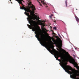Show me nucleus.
I'll use <instances>...</instances> for the list:
<instances>
[{
	"mask_svg": "<svg viewBox=\"0 0 79 79\" xmlns=\"http://www.w3.org/2000/svg\"><path fill=\"white\" fill-rule=\"evenodd\" d=\"M28 7L26 8L24 6H23L21 7V6H20V8L21 10H25V12L24 14L26 15L27 16H28V18H27V19L29 23L31 26L33 25V26L34 27L31 28V26L28 24H27V26L30 29H32V31H35V34H36L35 35V37L38 40H39L40 39V35H41V42H40V44L41 45H42L43 47H45V45L47 44L46 39H45V38L44 37V34L37 31V27H36L35 26L34 24L35 22L34 21L32 20V18L31 16L29 15V13H28V12H29L30 14L35 13L34 11H35V6L32 4V2H31V0H28ZM26 12H27L28 13Z\"/></svg>",
	"mask_w": 79,
	"mask_h": 79,
	"instance_id": "nucleus-1",
	"label": "nucleus"
},
{
	"mask_svg": "<svg viewBox=\"0 0 79 79\" xmlns=\"http://www.w3.org/2000/svg\"><path fill=\"white\" fill-rule=\"evenodd\" d=\"M59 64L61 66L62 68L68 73H72V72L74 71L71 67L69 65H66L68 63L64 62H62L61 64L60 63Z\"/></svg>",
	"mask_w": 79,
	"mask_h": 79,
	"instance_id": "nucleus-2",
	"label": "nucleus"
},
{
	"mask_svg": "<svg viewBox=\"0 0 79 79\" xmlns=\"http://www.w3.org/2000/svg\"><path fill=\"white\" fill-rule=\"evenodd\" d=\"M67 60L69 61V62H70V63H71L73 64V66H74V67L76 68L77 69L79 70V67L77 66V64L75 62V60H74L71 56L68 57L67 58Z\"/></svg>",
	"mask_w": 79,
	"mask_h": 79,
	"instance_id": "nucleus-3",
	"label": "nucleus"
},
{
	"mask_svg": "<svg viewBox=\"0 0 79 79\" xmlns=\"http://www.w3.org/2000/svg\"><path fill=\"white\" fill-rule=\"evenodd\" d=\"M74 70H75V71H76L77 73H75L74 71L72 72V73H70V74H72L70 76L71 78L74 79H79V77H77H77H78V76H79V71L78 70H76L75 69H74Z\"/></svg>",
	"mask_w": 79,
	"mask_h": 79,
	"instance_id": "nucleus-4",
	"label": "nucleus"
},
{
	"mask_svg": "<svg viewBox=\"0 0 79 79\" xmlns=\"http://www.w3.org/2000/svg\"><path fill=\"white\" fill-rule=\"evenodd\" d=\"M37 1L39 3L40 6H42L41 3H42L43 5H45L46 7H47V5L46 4V2H44V0H37Z\"/></svg>",
	"mask_w": 79,
	"mask_h": 79,
	"instance_id": "nucleus-5",
	"label": "nucleus"
},
{
	"mask_svg": "<svg viewBox=\"0 0 79 79\" xmlns=\"http://www.w3.org/2000/svg\"><path fill=\"white\" fill-rule=\"evenodd\" d=\"M51 39L52 40V42H52V40H50V42L52 44H55V45H58V46H59V43H58V42L57 41L55 40L54 38H51Z\"/></svg>",
	"mask_w": 79,
	"mask_h": 79,
	"instance_id": "nucleus-6",
	"label": "nucleus"
},
{
	"mask_svg": "<svg viewBox=\"0 0 79 79\" xmlns=\"http://www.w3.org/2000/svg\"><path fill=\"white\" fill-rule=\"evenodd\" d=\"M56 56H55V58H56V60H58L59 61V60L58 59V58H59V57H61V56H62L61 53H56Z\"/></svg>",
	"mask_w": 79,
	"mask_h": 79,
	"instance_id": "nucleus-7",
	"label": "nucleus"
},
{
	"mask_svg": "<svg viewBox=\"0 0 79 79\" xmlns=\"http://www.w3.org/2000/svg\"><path fill=\"white\" fill-rule=\"evenodd\" d=\"M41 27H44V29H45V28L44 27V26H45V23H41Z\"/></svg>",
	"mask_w": 79,
	"mask_h": 79,
	"instance_id": "nucleus-8",
	"label": "nucleus"
},
{
	"mask_svg": "<svg viewBox=\"0 0 79 79\" xmlns=\"http://www.w3.org/2000/svg\"><path fill=\"white\" fill-rule=\"evenodd\" d=\"M16 1H18L19 3L20 4H21L22 3V1H23V0H15Z\"/></svg>",
	"mask_w": 79,
	"mask_h": 79,
	"instance_id": "nucleus-9",
	"label": "nucleus"
},
{
	"mask_svg": "<svg viewBox=\"0 0 79 79\" xmlns=\"http://www.w3.org/2000/svg\"><path fill=\"white\" fill-rule=\"evenodd\" d=\"M75 18L77 21L78 22H79V18H77V16H76L75 17Z\"/></svg>",
	"mask_w": 79,
	"mask_h": 79,
	"instance_id": "nucleus-10",
	"label": "nucleus"
},
{
	"mask_svg": "<svg viewBox=\"0 0 79 79\" xmlns=\"http://www.w3.org/2000/svg\"><path fill=\"white\" fill-rule=\"evenodd\" d=\"M68 1L66 0L65 1V5H66V7H67L68 6Z\"/></svg>",
	"mask_w": 79,
	"mask_h": 79,
	"instance_id": "nucleus-11",
	"label": "nucleus"
},
{
	"mask_svg": "<svg viewBox=\"0 0 79 79\" xmlns=\"http://www.w3.org/2000/svg\"><path fill=\"white\" fill-rule=\"evenodd\" d=\"M50 53H53V50H51V49H50Z\"/></svg>",
	"mask_w": 79,
	"mask_h": 79,
	"instance_id": "nucleus-12",
	"label": "nucleus"
},
{
	"mask_svg": "<svg viewBox=\"0 0 79 79\" xmlns=\"http://www.w3.org/2000/svg\"><path fill=\"white\" fill-rule=\"evenodd\" d=\"M54 29H55V30H56V27H54Z\"/></svg>",
	"mask_w": 79,
	"mask_h": 79,
	"instance_id": "nucleus-13",
	"label": "nucleus"
},
{
	"mask_svg": "<svg viewBox=\"0 0 79 79\" xmlns=\"http://www.w3.org/2000/svg\"><path fill=\"white\" fill-rule=\"evenodd\" d=\"M49 16L50 17V18H52V16H53V15H51Z\"/></svg>",
	"mask_w": 79,
	"mask_h": 79,
	"instance_id": "nucleus-14",
	"label": "nucleus"
},
{
	"mask_svg": "<svg viewBox=\"0 0 79 79\" xmlns=\"http://www.w3.org/2000/svg\"><path fill=\"white\" fill-rule=\"evenodd\" d=\"M63 51L64 52H66V51L64 50H63Z\"/></svg>",
	"mask_w": 79,
	"mask_h": 79,
	"instance_id": "nucleus-15",
	"label": "nucleus"
},
{
	"mask_svg": "<svg viewBox=\"0 0 79 79\" xmlns=\"http://www.w3.org/2000/svg\"><path fill=\"white\" fill-rule=\"evenodd\" d=\"M54 23H55V22H56V20H55V19H54Z\"/></svg>",
	"mask_w": 79,
	"mask_h": 79,
	"instance_id": "nucleus-16",
	"label": "nucleus"
},
{
	"mask_svg": "<svg viewBox=\"0 0 79 79\" xmlns=\"http://www.w3.org/2000/svg\"><path fill=\"white\" fill-rule=\"evenodd\" d=\"M60 45H62V43H60Z\"/></svg>",
	"mask_w": 79,
	"mask_h": 79,
	"instance_id": "nucleus-17",
	"label": "nucleus"
},
{
	"mask_svg": "<svg viewBox=\"0 0 79 79\" xmlns=\"http://www.w3.org/2000/svg\"><path fill=\"white\" fill-rule=\"evenodd\" d=\"M53 34H54V35H55V33H53Z\"/></svg>",
	"mask_w": 79,
	"mask_h": 79,
	"instance_id": "nucleus-18",
	"label": "nucleus"
},
{
	"mask_svg": "<svg viewBox=\"0 0 79 79\" xmlns=\"http://www.w3.org/2000/svg\"><path fill=\"white\" fill-rule=\"evenodd\" d=\"M49 37H50V38H51V37H50V36H49Z\"/></svg>",
	"mask_w": 79,
	"mask_h": 79,
	"instance_id": "nucleus-19",
	"label": "nucleus"
},
{
	"mask_svg": "<svg viewBox=\"0 0 79 79\" xmlns=\"http://www.w3.org/2000/svg\"><path fill=\"white\" fill-rule=\"evenodd\" d=\"M63 23L64 24V22H63Z\"/></svg>",
	"mask_w": 79,
	"mask_h": 79,
	"instance_id": "nucleus-20",
	"label": "nucleus"
},
{
	"mask_svg": "<svg viewBox=\"0 0 79 79\" xmlns=\"http://www.w3.org/2000/svg\"><path fill=\"white\" fill-rule=\"evenodd\" d=\"M59 36H60V35H59Z\"/></svg>",
	"mask_w": 79,
	"mask_h": 79,
	"instance_id": "nucleus-21",
	"label": "nucleus"
},
{
	"mask_svg": "<svg viewBox=\"0 0 79 79\" xmlns=\"http://www.w3.org/2000/svg\"><path fill=\"white\" fill-rule=\"evenodd\" d=\"M52 48V49H54L53 48Z\"/></svg>",
	"mask_w": 79,
	"mask_h": 79,
	"instance_id": "nucleus-22",
	"label": "nucleus"
},
{
	"mask_svg": "<svg viewBox=\"0 0 79 79\" xmlns=\"http://www.w3.org/2000/svg\"><path fill=\"white\" fill-rule=\"evenodd\" d=\"M38 19H39V17H38Z\"/></svg>",
	"mask_w": 79,
	"mask_h": 79,
	"instance_id": "nucleus-23",
	"label": "nucleus"
},
{
	"mask_svg": "<svg viewBox=\"0 0 79 79\" xmlns=\"http://www.w3.org/2000/svg\"><path fill=\"white\" fill-rule=\"evenodd\" d=\"M52 19V20L53 19Z\"/></svg>",
	"mask_w": 79,
	"mask_h": 79,
	"instance_id": "nucleus-24",
	"label": "nucleus"
},
{
	"mask_svg": "<svg viewBox=\"0 0 79 79\" xmlns=\"http://www.w3.org/2000/svg\"><path fill=\"white\" fill-rule=\"evenodd\" d=\"M44 23H45V22H44Z\"/></svg>",
	"mask_w": 79,
	"mask_h": 79,
	"instance_id": "nucleus-25",
	"label": "nucleus"
}]
</instances>
